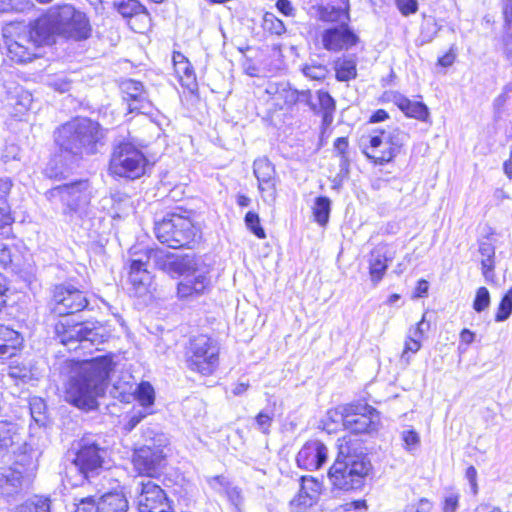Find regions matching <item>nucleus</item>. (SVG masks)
Here are the masks:
<instances>
[{
	"instance_id": "nucleus-47",
	"label": "nucleus",
	"mask_w": 512,
	"mask_h": 512,
	"mask_svg": "<svg viewBox=\"0 0 512 512\" xmlns=\"http://www.w3.org/2000/svg\"><path fill=\"white\" fill-rule=\"evenodd\" d=\"M30 413L32 418L37 422H43L45 417L46 404L43 399L39 397L31 398L29 402Z\"/></svg>"
},
{
	"instance_id": "nucleus-62",
	"label": "nucleus",
	"mask_w": 512,
	"mask_h": 512,
	"mask_svg": "<svg viewBox=\"0 0 512 512\" xmlns=\"http://www.w3.org/2000/svg\"><path fill=\"white\" fill-rule=\"evenodd\" d=\"M276 7L285 16H293L294 8L289 0H278Z\"/></svg>"
},
{
	"instance_id": "nucleus-37",
	"label": "nucleus",
	"mask_w": 512,
	"mask_h": 512,
	"mask_svg": "<svg viewBox=\"0 0 512 512\" xmlns=\"http://www.w3.org/2000/svg\"><path fill=\"white\" fill-rule=\"evenodd\" d=\"M318 101L320 109L323 112V122L330 124L333 120V113L335 111V101L332 96L326 91L318 92Z\"/></svg>"
},
{
	"instance_id": "nucleus-41",
	"label": "nucleus",
	"mask_w": 512,
	"mask_h": 512,
	"mask_svg": "<svg viewBox=\"0 0 512 512\" xmlns=\"http://www.w3.org/2000/svg\"><path fill=\"white\" fill-rule=\"evenodd\" d=\"M1 487L6 491L7 494H12L21 487L22 475L20 472L9 471L4 476V479H0Z\"/></svg>"
},
{
	"instance_id": "nucleus-20",
	"label": "nucleus",
	"mask_w": 512,
	"mask_h": 512,
	"mask_svg": "<svg viewBox=\"0 0 512 512\" xmlns=\"http://www.w3.org/2000/svg\"><path fill=\"white\" fill-rule=\"evenodd\" d=\"M121 89L127 95L129 112H149L151 104L141 82L133 79L125 80L121 84Z\"/></svg>"
},
{
	"instance_id": "nucleus-25",
	"label": "nucleus",
	"mask_w": 512,
	"mask_h": 512,
	"mask_svg": "<svg viewBox=\"0 0 512 512\" xmlns=\"http://www.w3.org/2000/svg\"><path fill=\"white\" fill-rule=\"evenodd\" d=\"M391 101L407 116L419 121L429 118L428 107L422 102L411 101L400 93H394Z\"/></svg>"
},
{
	"instance_id": "nucleus-49",
	"label": "nucleus",
	"mask_w": 512,
	"mask_h": 512,
	"mask_svg": "<svg viewBox=\"0 0 512 512\" xmlns=\"http://www.w3.org/2000/svg\"><path fill=\"white\" fill-rule=\"evenodd\" d=\"M265 27L271 32L281 35L285 32V26L281 20H279L274 14L266 13L264 16Z\"/></svg>"
},
{
	"instance_id": "nucleus-28",
	"label": "nucleus",
	"mask_w": 512,
	"mask_h": 512,
	"mask_svg": "<svg viewBox=\"0 0 512 512\" xmlns=\"http://www.w3.org/2000/svg\"><path fill=\"white\" fill-rule=\"evenodd\" d=\"M23 342L22 336L15 330L0 325V358H10L16 354Z\"/></svg>"
},
{
	"instance_id": "nucleus-17",
	"label": "nucleus",
	"mask_w": 512,
	"mask_h": 512,
	"mask_svg": "<svg viewBox=\"0 0 512 512\" xmlns=\"http://www.w3.org/2000/svg\"><path fill=\"white\" fill-rule=\"evenodd\" d=\"M328 458L327 446L318 439L308 440L299 450L296 462L299 468L314 471L320 469Z\"/></svg>"
},
{
	"instance_id": "nucleus-13",
	"label": "nucleus",
	"mask_w": 512,
	"mask_h": 512,
	"mask_svg": "<svg viewBox=\"0 0 512 512\" xmlns=\"http://www.w3.org/2000/svg\"><path fill=\"white\" fill-rule=\"evenodd\" d=\"M135 494L139 512H174L164 490L151 480L139 483Z\"/></svg>"
},
{
	"instance_id": "nucleus-51",
	"label": "nucleus",
	"mask_w": 512,
	"mask_h": 512,
	"mask_svg": "<svg viewBox=\"0 0 512 512\" xmlns=\"http://www.w3.org/2000/svg\"><path fill=\"white\" fill-rule=\"evenodd\" d=\"M304 75L313 80H321L326 76V68L323 65H305L302 68Z\"/></svg>"
},
{
	"instance_id": "nucleus-29",
	"label": "nucleus",
	"mask_w": 512,
	"mask_h": 512,
	"mask_svg": "<svg viewBox=\"0 0 512 512\" xmlns=\"http://www.w3.org/2000/svg\"><path fill=\"white\" fill-rule=\"evenodd\" d=\"M267 92L274 94L275 99L282 101L286 106H292L300 99H307L309 96L308 91H298L291 88L288 83H281L279 85L271 84L267 88Z\"/></svg>"
},
{
	"instance_id": "nucleus-5",
	"label": "nucleus",
	"mask_w": 512,
	"mask_h": 512,
	"mask_svg": "<svg viewBox=\"0 0 512 512\" xmlns=\"http://www.w3.org/2000/svg\"><path fill=\"white\" fill-rule=\"evenodd\" d=\"M91 197L92 189L87 180L56 186L46 192L51 203H62V212L70 221L82 219L87 214Z\"/></svg>"
},
{
	"instance_id": "nucleus-33",
	"label": "nucleus",
	"mask_w": 512,
	"mask_h": 512,
	"mask_svg": "<svg viewBox=\"0 0 512 512\" xmlns=\"http://www.w3.org/2000/svg\"><path fill=\"white\" fill-rule=\"evenodd\" d=\"M174 69L183 87L190 91L197 87L195 73L189 61L180 62Z\"/></svg>"
},
{
	"instance_id": "nucleus-48",
	"label": "nucleus",
	"mask_w": 512,
	"mask_h": 512,
	"mask_svg": "<svg viewBox=\"0 0 512 512\" xmlns=\"http://www.w3.org/2000/svg\"><path fill=\"white\" fill-rule=\"evenodd\" d=\"M490 305V294L486 287H480L473 302V308L476 312L486 310Z\"/></svg>"
},
{
	"instance_id": "nucleus-50",
	"label": "nucleus",
	"mask_w": 512,
	"mask_h": 512,
	"mask_svg": "<svg viewBox=\"0 0 512 512\" xmlns=\"http://www.w3.org/2000/svg\"><path fill=\"white\" fill-rule=\"evenodd\" d=\"M439 31L440 26L437 24L436 20L432 17H429L422 25L421 34L426 39V41H431Z\"/></svg>"
},
{
	"instance_id": "nucleus-59",
	"label": "nucleus",
	"mask_w": 512,
	"mask_h": 512,
	"mask_svg": "<svg viewBox=\"0 0 512 512\" xmlns=\"http://www.w3.org/2000/svg\"><path fill=\"white\" fill-rule=\"evenodd\" d=\"M12 262L8 246L0 241V268H6Z\"/></svg>"
},
{
	"instance_id": "nucleus-14",
	"label": "nucleus",
	"mask_w": 512,
	"mask_h": 512,
	"mask_svg": "<svg viewBox=\"0 0 512 512\" xmlns=\"http://www.w3.org/2000/svg\"><path fill=\"white\" fill-rule=\"evenodd\" d=\"M54 311L59 315L74 314L88 305L84 293L71 284L56 285L53 290Z\"/></svg>"
},
{
	"instance_id": "nucleus-32",
	"label": "nucleus",
	"mask_w": 512,
	"mask_h": 512,
	"mask_svg": "<svg viewBox=\"0 0 512 512\" xmlns=\"http://www.w3.org/2000/svg\"><path fill=\"white\" fill-rule=\"evenodd\" d=\"M479 253L482 256L481 267L483 275L486 279L493 276L495 268V247L489 241H483L479 243Z\"/></svg>"
},
{
	"instance_id": "nucleus-35",
	"label": "nucleus",
	"mask_w": 512,
	"mask_h": 512,
	"mask_svg": "<svg viewBox=\"0 0 512 512\" xmlns=\"http://www.w3.org/2000/svg\"><path fill=\"white\" fill-rule=\"evenodd\" d=\"M85 332H83V348H86V344L99 345L105 341L103 327L96 325L95 323H84Z\"/></svg>"
},
{
	"instance_id": "nucleus-4",
	"label": "nucleus",
	"mask_w": 512,
	"mask_h": 512,
	"mask_svg": "<svg viewBox=\"0 0 512 512\" xmlns=\"http://www.w3.org/2000/svg\"><path fill=\"white\" fill-rule=\"evenodd\" d=\"M103 136V130L97 122L88 118H78L60 129L57 142L63 150L73 155L93 154Z\"/></svg>"
},
{
	"instance_id": "nucleus-55",
	"label": "nucleus",
	"mask_w": 512,
	"mask_h": 512,
	"mask_svg": "<svg viewBox=\"0 0 512 512\" xmlns=\"http://www.w3.org/2000/svg\"><path fill=\"white\" fill-rule=\"evenodd\" d=\"M210 487L218 493L226 492L229 483L223 476H215L208 480Z\"/></svg>"
},
{
	"instance_id": "nucleus-12",
	"label": "nucleus",
	"mask_w": 512,
	"mask_h": 512,
	"mask_svg": "<svg viewBox=\"0 0 512 512\" xmlns=\"http://www.w3.org/2000/svg\"><path fill=\"white\" fill-rule=\"evenodd\" d=\"M342 421L346 429L355 434L371 433L378 429V411L367 404H350L343 408Z\"/></svg>"
},
{
	"instance_id": "nucleus-39",
	"label": "nucleus",
	"mask_w": 512,
	"mask_h": 512,
	"mask_svg": "<svg viewBox=\"0 0 512 512\" xmlns=\"http://www.w3.org/2000/svg\"><path fill=\"white\" fill-rule=\"evenodd\" d=\"M400 437L403 442L404 450L414 455L421 444L419 434L414 429H407L401 432Z\"/></svg>"
},
{
	"instance_id": "nucleus-53",
	"label": "nucleus",
	"mask_w": 512,
	"mask_h": 512,
	"mask_svg": "<svg viewBox=\"0 0 512 512\" xmlns=\"http://www.w3.org/2000/svg\"><path fill=\"white\" fill-rule=\"evenodd\" d=\"M75 512H98L96 497L89 496L82 498L80 502L76 504Z\"/></svg>"
},
{
	"instance_id": "nucleus-22",
	"label": "nucleus",
	"mask_w": 512,
	"mask_h": 512,
	"mask_svg": "<svg viewBox=\"0 0 512 512\" xmlns=\"http://www.w3.org/2000/svg\"><path fill=\"white\" fill-rule=\"evenodd\" d=\"M343 3L344 7H336L330 4L315 5L311 7V13L320 21L347 25L350 22V5L348 0H344Z\"/></svg>"
},
{
	"instance_id": "nucleus-54",
	"label": "nucleus",
	"mask_w": 512,
	"mask_h": 512,
	"mask_svg": "<svg viewBox=\"0 0 512 512\" xmlns=\"http://www.w3.org/2000/svg\"><path fill=\"white\" fill-rule=\"evenodd\" d=\"M255 420L258 430H260L264 434L269 433V429L273 421L272 415H270L268 412L261 411L256 416Z\"/></svg>"
},
{
	"instance_id": "nucleus-21",
	"label": "nucleus",
	"mask_w": 512,
	"mask_h": 512,
	"mask_svg": "<svg viewBox=\"0 0 512 512\" xmlns=\"http://www.w3.org/2000/svg\"><path fill=\"white\" fill-rule=\"evenodd\" d=\"M84 323L70 324L68 320L59 321L55 325V334L59 341L69 350H76L83 345Z\"/></svg>"
},
{
	"instance_id": "nucleus-2",
	"label": "nucleus",
	"mask_w": 512,
	"mask_h": 512,
	"mask_svg": "<svg viewBox=\"0 0 512 512\" xmlns=\"http://www.w3.org/2000/svg\"><path fill=\"white\" fill-rule=\"evenodd\" d=\"M67 365L71 370L66 386L67 401L81 410L96 409L114 368L112 357L104 355L82 362L69 361Z\"/></svg>"
},
{
	"instance_id": "nucleus-9",
	"label": "nucleus",
	"mask_w": 512,
	"mask_h": 512,
	"mask_svg": "<svg viewBox=\"0 0 512 512\" xmlns=\"http://www.w3.org/2000/svg\"><path fill=\"white\" fill-rule=\"evenodd\" d=\"M219 345L207 335H199L190 340L186 352V365L204 376L213 374L219 365Z\"/></svg>"
},
{
	"instance_id": "nucleus-10",
	"label": "nucleus",
	"mask_w": 512,
	"mask_h": 512,
	"mask_svg": "<svg viewBox=\"0 0 512 512\" xmlns=\"http://www.w3.org/2000/svg\"><path fill=\"white\" fill-rule=\"evenodd\" d=\"M107 451L104 447L91 437H83L79 442V449L72 461L69 473L79 474V481L73 485H80L84 480L98 475L103 467Z\"/></svg>"
},
{
	"instance_id": "nucleus-46",
	"label": "nucleus",
	"mask_w": 512,
	"mask_h": 512,
	"mask_svg": "<svg viewBox=\"0 0 512 512\" xmlns=\"http://www.w3.org/2000/svg\"><path fill=\"white\" fill-rule=\"evenodd\" d=\"M315 502L316 500H314V498H311V496L306 495L300 490L298 495L291 500L290 506L294 512H305L306 509L311 507Z\"/></svg>"
},
{
	"instance_id": "nucleus-7",
	"label": "nucleus",
	"mask_w": 512,
	"mask_h": 512,
	"mask_svg": "<svg viewBox=\"0 0 512 512\" xmlns=\"http://www.w3.org/2000/svg\"><path fill=\"white\" fill-rule=\"evenodd\" d=\"M157 239L170 248L190 247L199 237V229L185 216L171 214L155 224Z\"/></svg>"
},
{
	"instance_id": "nucleus-19",
	"label": "nucleus",
	"mask_w": 512,
	"mask_h": 512,
	"mask_svg": "<svg viewBox=\"0 0 512 512\" xmlns=\"http://www.w3.org/2000/svg\"><path fill=\"white\" fill-rule=\"evenodd\" d=\"M147 255L148 252L145 254V261L143 258L133 259L130 264L128 281L131 285L130 290L136 296H144L149 293L152 285V275L147 269L151 259H148Z\"/></svg>"
},
{
	"instance_id": "nucleus-26",
	"label": "nucleus",
	"mask_w": 512,
	"mask_h": 512,
	"mask_svg": "<svg viewBox=\"0 0 512 512\" xmlns=\"http://www.w3.org/2000/svg\"><path fill=\"white\" fill-rule=\"evenodd\" d=\"M390 260L385 245H378L371 251L369 274L374 285H377L384 277Z\"/></svg>"
},
{
	"instance_id": "nucleus-18",
	"label": "nucleus",
	"mask_w": 512,
	"mask_h": 512,
	"mask_svg": "<svg viewBox=\"0 0 512 512\" xmlns=\"http://www.w3.org/2000/svg\"><path fill=\"white\" fill-rule=\"evenodd\" d=\"M321 41L324 49L332 52L347 50L357 44L358 36L351 30L349 24L336 25L322 32Z\"/></svg>"
},
{
	"instance_id": "nucleus-31",
	"label": "nucleus",
	"mask_w": 512,
	"mask_h": 512,
	"mask_svg": "<svg viewBox=\"0 0 512 512\" xmlns=\"http://www.w3.org/2000/svg\"><path fill=\"white\" fill-rule=\"evenodd\" d=\"M336 79L340 82H348L357 76V61L355 57L344 56L334 62Z\"/></svg>"
},
{
	"instance_id": "nucleus-52",
	"label": "nucleus",
	"mask_w": 512,
	"mask_h": 512,
	"mask_svg": "<svg viewBox=\"0 0 512 512\" xmlns=\"http://www.w3.org/2000/svg\"><path fill=\"white\" fill-rule=\"evenodd\" d=\"M396 6L404 16L415 14L418 10L417 0H395Z\"/></svg>"
},
{
	"instance_id": "nucleus-43",
	"label": "nucleus",
	"mask_w": 512,
	"mask_h": 512,
	"mask_svg": "<svg viewBox=\"0 0 512 512\" xmlns=\"http://www.w3.org/2000/svg\"><path fill=\"white\" fill-rule=\"evenodd\" d=\"M300 490L317 501L321 491V484L312 477L303 476L301 477Z\"/></svg>"
},
{
	"instance_id": "nucleus-38",
	"label": "nucleus",
	"mask_w": 512,
	"mask_h": 512,
	"mask_svg": "<svg viewBox=\"0 0 512 512\" xmlns=\"http://www.w3.org/2000/svg\"><path fill=\"white\" fill-rule=\"evenodd\" d=\"M18 512H51L50 501L46 498L35 497L21 504L18 507Z\"/></svg>"
},
{
	"instance_id": "nucleus-24",
	"label": "nucleus",
	"mask_w": 512,
	"mask_h": 512,
	"mask_svg": "<svg viewBox=\"0 0 512 512\" xmlns=\"http://www.w3.org/2000/svg\"><path fill=\"white\" fill-rule=\"evenodd\" d=\"M114 5L117 11L124 17L130 18V26L136 31L140 32L141 27L136 26V21L141 20L147 22L149 20L148 13L144 6L137 0H115Z\"/></svg>"
},
{
	"instance_id": "nucleus-36",
	"label": "nucleus",
	"mask_w": 512,
	"mask_h": 512,
	"mask_svg": "<svg viewBox=\"0 0 512 512\" xmlns=\"http://www.w3.org/2000/svg\"><path fill=\"white\" fill-rule=\"evenodd\" d=\"M13 100L14 101L11 103V105L13 106L14 115L16 117H21L24 115L31 108L33 102L31 93L24 90L17 92Z\"/></svg>"
},
{
	"instance_id": "nucleus-3",
	"label": "nucleus",
	"mask_w": 512,
	"mask_h": 512,
	"mask_svg": "<svg viewBox=\"0 0 512 512\" xmlns=\"http://www.w3.org/2000/svg\"><path fill=\"white\" fill-rule=\"evenodd\" d=\"M370 469V461L358 439L348 436L338 440V454L328 473L331 483L336 488H360Z\"/></svg>"
},
{
	"instance_id": "nucleus-15",
	"label": "nucleus",
	"mask_w": 512,
	"mask_h": 512,
	"mask_svg": "<svg viewBox=\"0 0 512 512\" xmlns=\"http://www.w3.org/2000/svg\"><path fill=\"white\" fill-rule=\"evenodd\" d=\"M165 457L163 447L144 445L135 450L133 463L139 473L154 477L164 467Z\"/></svg>"
},
{
	"instance_id": "nucleus-61",
	"label": "nucleus",
	"mask_w": 512,
	"mask_h": 512,
	"mask_svg": "<svg viewBox=\"0 0 512 512\" xmlns=\"http://www.w3.org/2000/svg\"><path fill=\"white\" fill-rule=\"evenodd\" d=\"M504 32H511L512 28V2L505 4L503 8Z\"/></svg>"
},
{
	"instance_id": "nucleus-42",
	"label": "nucleus",
	"mask_w": 512,
	"mask_h": 512,
	"mask_svg": "<svg viewBox=\"0 0 512 512\" xmlns=\"http://www.w3.org/2000/svg\"><path fill=\"white\" fill-rule=\"evenodd\" d=\"M136 397L142 406H150L154 403V389L148 382H142L136 390Z\"/></svg>"
},
{
	"instance_id": "nucleus-30",
	"label": "nucleus",
	"mask_w": 512,
	"mask_h": 512,
	"mask_svg": "<svg viewBox=\"0 0 512 512\" xmlns=\"http://www.w3.org/2000/svg\"><path fill=\"white\" fill-rule=\"evenodd\" d=\"M21 435L16 423L8 420L0 421V452L8 451L19 444Z\"/></svg>"
},
{
	"instance_id": "nucleus-56",
	"label": "nucleus",
	"mask_w": 512,
	"mask_h": 512,
	"mask_svg": "<svg viewBox=\"0 0 512 512\" xmlns=\"http://www.w3.org/2000/svg\"><path fill=\"white\" fill-rule=\"evenodd\" d=\"M502 43L503 54L506 60L512 64V27L511 32H504Z\"/></svg>"
},
{
	"instance_id": "nucleus-63",
	"label": "nucleus",
	"mask_w": 512,
	"mask_h": 512,
	"mask_svg": "<svg viewBox=\"0 0 512 512\" xmlns=\"http://www.w3.org/2000/svg\"><path fill=\"white\" fill-rule=\"evenodd\" d=\"M334 148L336 151L339 152V154H341L342 158H344V155L348 148V139L346 137L337 138L334 142Z\"/></svg>"
},
{
	"instance_id": "nucleus-27",
	"label": "nucleus",
	"mask_w": 512,
	"mask_h": 512,
	"mask_svg": "<svg viewBox=\"0 0 512 512\" xmlns=\"http://www.w3.org/2000/svg\"><path fill=\"white\" fill-rule=\"evenodd\" d=\"M98 512H127L128 500L123 492L111 491L96 498Z\"/></svg>"
},
{
	"instance_id": "nucleus-23",
	"label": "nucleus",
	"mask_w": 512,
	"mask_h": 512,
	"mask_svg": "<svg viewBox=\"0 0 512 512\" xmlns=\"http://www.w3.org/2000/svg\"><path fill=\"white\" fill-rule=\"evenodd\" d=\"M208 270L188 274L179 282L177 293L180 298H189L202 295L210 284L207 276Z\"/></svg>"
},
{
	"instance_id": "nucleus-45",
	"label": "nucleus",
	"mask_w": 512,
	"mask_h": 512,
	"mask_svg": "<svg viewBox=\"0 0 512 512\" xmlns=\"http://www.w3.org/2000/svg\"><path fill=\"white\" fill-rule=\"evenodd\" d=\"M421 348V340L413 337L412 335H407V338L404 343V349L401 354V361L406 364L410 363L411 355L417 353Z\"/></svg>"
},
{
	"instance_id": "nucleus-1",
	"label": "nucleus",
	"mask_w": 512,
	"mask_h": 512,
	"mask_svg": "<svg viewBox=\"0 0 512 512\" xmlns=\"http://www.w3.org/2000/svg\"><path fill=\"white\" fill-rule=\"evenodd\" d=\"M9 57L18 63L31 61L36 49L50 44L54 35L67 39L84 40L91 34V26L86 15L70 4L51 8L48 13L30 25L12 24L7 29Z\"/></svg>"
},
{
	"instance_id": "nucleus-58",
	"label": "nucleus",
	"mask_w": 512,
	"mask_h": 512,
	"mask_svg": "<svg viewBox=\"0 0 512 512\" xmlns=\"http://www.w3.org/2000/svg\"><path fill=\"white\" fill-rule=\"evenodd\" d=\"M459 495L450 493L444 499L443 512H455L458 508Z\"/></svg>"
},
{
	"instance_id": "nucleus-64",
	"label": "nucleus",
	"mask_w": 512,
	"mask_h": 512,
	"mask_svg": "<svg viewBox=\"0 0 512 512\" xmlns=\"http://www.w3.org/2000/svg\"><path fill=\"white\" fill-rule=\"evenodd\" d=\"M51 85L55 90L63 93L69 91L71 83L66 79H56Z\"/></svg>"
},
{
	"instance_id": "nucleus-8",
	"label": "nucleus",
	"mask_w": 512,
	"mask_h": 512,
	"mask_svg": "<svg viewBox=\"0 0 512 512\" xmlns=\"http://www.w3.org/2000/svg\"><path fill=\"white\" fill-rule=\"evenodd\" d=\"M147 164V158L134 144L120 141L114 145L109 169L116 176L137 179L145 174Z\"/></svg>"
},
{
	"instance_id": "nucleus-40",
	"label": "nucleus",
	"mask_w": 512,
	"mask_h": 512,
	"mask_svg": "<svg viewBox=\"0 0 512 512\" xmlns=\"http://www.w3.org/2000/svg\"><path fill=\"white\" fill-rule=\"evenodd\" d=\"M512 314V287L506 292L499 303L497 313L495 315L496 322L507 320Z\"/></svg>"
},
{
	"instance_id": "nucleus-11",
	"label": "nucleus",
	"mask_w": 512,
	"mask_h": 512,
	"mask_svg": "<svg viewBox=\"0 0 512 512\" xmlns=\"http://www.w3.org/2000/svg\"><path fill=\"white\" fill-rule=\"evenodd\" d=\"M148 259H153L157 266L169 273H175L180 276L196 274L198 271L207 270L203 266L200 258L193 254L176 255L165 253L161 249L148 250Z\"/></svg>"
},
{
	"instance_id": "nucleus-16",
	"label": "nucleus",
	"mask_w": 512,
	"mask_h": 512,
	"mask_svg": "<svg viewBox=\"0 0 512 512\" xmlns=\"http://www.w3.org/2000/svg\"><path fill=\"white\" fill-rule=\"evenodd\" d=\"M253 173L258 180V188L263 201L273 204L277 197L274 165L265 157L258 158L253 163Z\"/></svg>"
},
{
	"instance_id": "nucleus-44",
	"label": "nucleus",
	"mask_w": 512,
	"mask_h": 512,
	"mask_svg": "<svg viewBox=\"0 0 512 512\" xmlns=\"http://www.w3.org/2000/svg\"><path fill=\"white\" fill-rule=\"evenodd\" d=\"M245 224L247 228L259 239H264L266 237L265 231L260 224V218L257 213L249 211L245 216Z\"/></svg>"
},
{
	"instance_id": "nucleus-34",
	"label": "nucleus",
	"mask_w": 512,
	"mask_h": 512,
	"mask_svg": "<svg viewBox=\"0 0 512 512\" xmlns=\"http://www.w3.org/2000/svg\"><path fill=\"white\" fill-rule=\"evenodd\" d=\"M313 215L315 221L321 226L326 225L329 220L331 201L328 197L320 196L315 199L313 206Z\"/></svg>"
},
{
	"instance_id": "nucleus-6",
	"label": "nucleus",
	"mask_w": 512,
	"mask_h": 512,
	"mask_svg": "<svg viewBox=\"0 0 512 512\" xmlns=\"http://www.w3.org/2000/svg\"><path fill=\"white\" fill-rule=\"evenodd\" d=\"M408 139L409 135L399 128L376 130L375 135L362 138V152L375 164L383 165L400 153Z\"/></svg>"
},
{
	"instance_id": "nucleus-60",
	"label": "nucleus",
	"mask_w": 512,
	"mask_h": 512,
	"mask_svg": "<svg viewBox=\"0 0 512 512\" xmlns=\"http://www.w3.org/2000/svg\"><path fill=\"white\" fill-rule=\"evenodd\" d=\"M455 59H456L455 47L451 46L449 51L445 55H443L442 57H440L438 59V65L445 67V68L450 67L455 62Z\"/></svg>"
},
{
	"instance_id": "nucleus-57",
	"label": "nucleus",
	"mask_w": 512,
	"mask_h": 512,
	"mask_svg": "<svg viewBox=\"0 0 512 512\" xmlns=\"http://www.w3.org/2000/svg\"><path fill=\"white\" fill-rule=\"evenodd\" d=\"M429 329V323L425 321V315L417 323L416 327L409 330V335L421 340L424 337L425 332Z\"/></svg>"
}]
</instances>
